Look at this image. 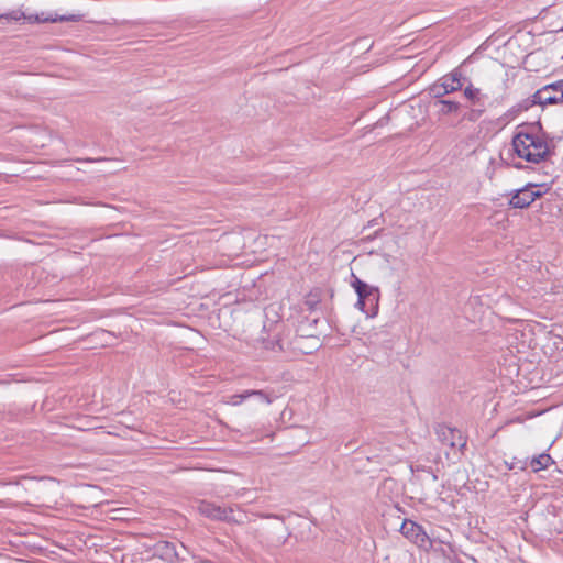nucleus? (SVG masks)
<instances>
[{"label":"nucleus","instance_id":"f257e3e1","mask_svg":"<svg viewBox=\"0 0 563 563\" xmlns=\"http://www.w3.org/2000/svg\"><path fill=\"white\" fill-rule=\"evenodd\" d=\"M512 147L518 157L533 164L549 159L553 153L551 142L532 124L519 128Z\"/></svg>","mask_w":563,"mask_h":563},{"label":"nucleus","instance_id":"f03ea898","mask_svg":"<svg viewBox=\"0 0 563 563\" xmlns=\"http://www.w3.org/2000/svg\"><path fill=\"white\" fill-rule=\"evenodd\" d=\"M547 188L542 184L528 183L520 189L512 190L509 196V206L516 209L530 207L538 198L542 197Z\"/></svg>","mask_w":563,"mask_h":563},{"label":"nucleus","instance_id":"7ed1b4c3","mask_svg":"<svg viewBox=\"0 0 563 563\" xmlns=\"http://www.w3.org/2000/svg\"><path fill=\"white\" fill-rule=\"evenodd\" d=\"M26 20L29 23H56V22H76L80 20V15L70 14V15H45L44 13L41 14H25L21 9L12 10L8 13L0 15V23L3 21H20V20Z\"/></svg>","mask_w":563,"mask_h":563},{"label":"nucleus","instance_id":"20e7f679","mask_svg":"<svg viewBox=\"0 0 563 563\" xmlns=\"http://www.w3.org/2000/svg\"><path fill=\"white\" fill-rule=\"evenodd\" d=\"M353 282L351 283L355 292L357 294L356 307L362 311H367V306H374L378 300V289L362 282L357 276L352 274Z\"/></svg>","mask_w":563,"mask_h":563},{"label":"nucleus","instance_id":"39448f33","mask_svg":"<svg viewBox=\"0 0 563 563\" xmlns=\"http://www.w3.org/2000/svg\"><path fill=\"white\" fill-rule=\"evenodd\" d=\"M534 104H556L563 102V80L537 90L532 97Z\"/></svg>","mask_w":563,"mask_h":563},{"label":"nucleus","instance_id":"423d86ee","mask_svg":"<svg viewBox=\"0 0 563 563\" xmlns=\"http://www.w3.org/2000/svg\"><path fill=\"white\" fill-rule=\"evenodd\" d=\"M197 509L200 515L212 520L238 521L233 518V510L231 508L221 507L210 501H199Z\"/></svg>","mask_w":563,"mask_h":563},{"label":"nucleus","instance_id":"0eeeda50","mask_svg":"<svg viewBox=\"0 0 563 563\" xmlns=\"http://www.w3.org/2000/svg\"><path fill=\"white\" fill-rule=\"evenodd\" d=\"M435 433L440 442L452 449L464 448L466 444L462 432L457 429L442 424L437 427Z\"/></svg>","mask_w":563,"mask_h":563},{"label":"nucleus","instance_id":"6e6552de","mask_svg":"<svg viewBox=\"0 0 563 563\" xmlns=\"http://www.w3.org/2000/svg\"><path fill=\"white\" fill-rule=\"evenodd\" d=\"M400 532L404 537L415 543H423L427 539V534L422 527L409 519L404 520L400 527Z\"/></svg>","mask_w":563,"mask_h":563},{"label":"nucleus","instance_id":"1a4fd4ad","mask_svg":"<svg viewBox=\"0 0 563 563\" xmlns=\"http://www.w3.org/2000/svg\"><path fill=\"white\" fill-rule=\"evenodd\" d=\"M463 79L464 77L461 70L454 69L450 74H446L442 78H440V81L442 82L444 92L452 93L460 90L463 87Z\"/></svg>","mask_w":563,"mask_h":563},{"label":"nucleus","instance_id":"9d476101","mask_svg":"<svg viewBox=\"0 0 563 563\" xmlns=\"http://www.w3.org/2000/svg\"><path fill=\"white\" fill-rule=\"evenodd\" d=\"M554 461L549 454L542 453L538 456L532 457L530 461H528V466L531 467V470L537 473L542 470H547L550 465H552Z\"/></svg>","mask_w":563,"mask_h":563},{"label":"nucleus","instance_id":"9b49d317","mask_svg":"<svg viewBox=\"0 0 563 563\" xmlns=\"http://www.w3.org/2000/svg\"><path fill=\"white\" fill-rule=\"evenodd\" d=\"M465 98L473 104H482L483 103V93L479 88L474 87L473 85H468L464 89Z\"/></svg>","mask_w":563,"mask_h":563},{"label":"nucleus","instance_id":"f8f14e48","mask_svg":"<svg viewBox=\"0 0 563 563\" xmlns=\"http://www.w3.org/2000/svg\"><path fill=\"white\" fill-rule=\"evenodd\" d=\"M249 398H250V394H247V390H244L241 394L223 396L222 402L225 405L236 407V406L242 405V402Z\"/></svg>","mask_w":563,"mask_h":563},{"label":"nucleus","instance_id":"ddd939ff","mask_svg":"<svg viewBox=\"0 0 563 563\" xmlns=\"http://www.w3.org/2000/svg\"><path fill=\"white\" fill-rule=\"evenodd\" d=\"M247 394H250V397H255L258 401L267 405L272 404L274 398L272 393L265 390H247Z\"/></svg>","mask_w":563,"mask_h":563},{"label":"nucleus","instance_id":"4468645a","mask_svg":"<svg viewBox=\"0 0 563 563\" xmlns=\"http://www.w3.org/2000/svg\"><path fill=\"white\" fill-rule=\"evenodd\" d=\"M439 104L441 106V113L449 114L452 112H457L460 109V103L451 100H440Z\"/></svg>","mask_w":563,"mask_h":563},{"label":"nucleus","instance_id":"2eb2a0df","mask_svg":"<svg viewBox=\"0 0 563 563\" xmlns=\"http://www.w3.org/2000/svg\"><path fill=\"white\" fill-rule=\"evenodd\" d=\"M162 550H163V554L168 558V559H172V558H175V556H178V554L176 553L175 551V547L168 542H164L162 545H161Z\"/></svg>","mask_w":563,"mask_h":563},{"label":"nucleus","instance_id":"dca6fc26","mask_svg":"<svg viewBox=\"0 0 563 563\" xmlns=\"http://www.w3.org/2000/svg\"><path fill=\"white\" fill-rule=\"evenodd\" d=\"M508 470L525 471L528 467V460H518L507 463Z\"/></svg>","mask_w":563,"mask_h":563},{"label":"nucleus","instance_id":"f3484780","mask_svg":"<svg viewBox=\"0 0 563 563\" xmlns=\"http://www.w3.org/2000/svg\"><path fill=\"white\" fill-rule=\"evenodd\" d=\"M431 92L435 98H441L445 95H449V92H444V88L442 87V82L440 80L431 87Z\"/></svg>","mask_w":563,"mask_h":563},{"label":"nucleus","instance_id":"a211bd4d","mask_svg":"<svg viewBox=\"0 0 563 563\" xmlns=\"http://www.w3.org/2000/svg\"><path fill=\"white\" fill-rule=\"evenodd\" d=\"M411 471H412V472H416V471H417V472H418V471L427 472V473H429V474L431 475L432 481H437V478H438L435 474H433L429 468H426V467H423V466H421V467H420V466H417L416 468H415L413 466H411Z\"/></svg>","mask_w":563,"mask_h":563},{"label":"nucleus","instance_id":"6ab92c4d","mask_svg":"<svg viewBox=\"0 0 563 563\" xmlns=\"http://www.w3.org/2000/svg\"><path fill=\"white\" fill-rule=\"evenodd\" d=\"M318 302H319L318 296H314V295L310 294L307 297L306 303L309 305L310 307H313Z\"/></svg>","mask_w":563,"mask_h":563},{"label":"nucleus","instance_id":"aec40b11","mask_svg":"<svg viewBox=\"0 0 563 563\" xmlns=\"http://www.w3.org/2000/svg\"><path fill=\"white\" fill-rule=\"evenodd\" d=\"M86 162H99V161H104V158H98V159H90V158H87L85 159Z\"/></svg>","mask_w":563,"mask_h":563}]
</instances>
